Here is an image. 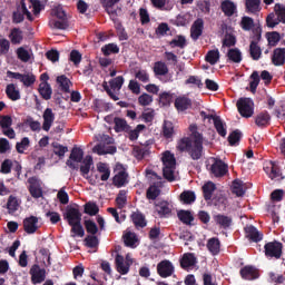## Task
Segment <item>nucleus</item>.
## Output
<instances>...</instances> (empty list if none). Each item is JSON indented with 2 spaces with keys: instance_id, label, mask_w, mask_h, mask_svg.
Here are the masks:
<instances>
[{
  "instance_id": "f257e3e1",
  "label": "nucleus",
  "mask_w": 285,
  "mask_h": 285,
  "mask_svg": "<svg viewBox=\"0 0 285 285\" xmlns=\"http://www.w3.org/2000/svg\"><path fill=\"white\" fill-rule=\"evenodd\" d=\"M189 131L190 138L184 137L177 141V150L179 153H188V155L197 161L202 159V153H204V137L197 131V125H190Z\"/></svg>"
},
{
  "instance_id": "f03ea898",
  "label": "nucleus",
  "mask_w": 285,
  "mask_h": 285,
  "mask_svg": "<svg viewBox=\"0 0 285 285\" xmlns=\"http://www.w3.org/2000/svg\"><path fill=\"white\" fill-rule=\"evenodd\" d=\"M65 218L71 226V237H83V226H81V212L78 208L70 207L66 210Z\"/></svg>"
},
{
  "instance_id": "7ed1b4c3",
  "label": "nucleus",
  "mask_w": 285,
  "mask_h": 285,
  "mask_svg": "<svg viewBox=\"0 0 285 285\" xmlns=\"http://www.w3.org/2000/svg\"><path fill=\"white\" fill-rule=\"evenodd\" d=\"M163 175L167 181H175V168L177 166V160L175 155L170 151L163 153Z\"/></svg>"
},
{
  "instance_id": "20e7f679",
  "label": "nucleus",
  "mask_w": 285,
  "mask_h": 285,
  "mask_svg": "<svg viewBox=\"0 0 285 285\" xmlns=\"http://www.w3.org/2000/svg\"><path fill=\"white\" fill-rule=\"evenodd\" d=\"M124 81V77L118 76L111 79L109 82L105 81L102 83L104 90H106L107 95H109V97L114 99V101H119V92L121 91Z\"/></svg>"
},
{
  "instance_id": "39448f33",
  "label": "nucleus",
  "mask_w": 285,
  "mask_h": 285,
  "mask_svg": "<svg viewBox=\"0 0 285 285\" xmlns=\"http://www.w3.org/2000/svg\"><path fill=\"white\" fill-rule=\"evenodd\" d=\"M7 77L9 79H16L17 81H20L24 88H31V86H35V82L37 81V76L30 71L23 73L7 71Z\"/></svg>"
},
{
  "instance_id": "423d86ee",
  "label": "nucleus",
  "mask_w": 285,
  "mask_h": 285,
  "mask_svg": "<svg viewBox=\"0 0 285 285\" xmlns=\"http://www.w3.org/2000/svg\"><path fill=\"white\" fill-rule=\"evenodd\" d=\"M253 32L255 35V39L250 41L249 55L254 61H259V59H262V48L257 45V41L262 39V29L255 28Z\"/></svg>"
},
{
  "instance_id": "0eeeda50",
  "label": "nucleus",
  "mask_w": 285,
  "mask_h": 285,
  "mask_svg": "<svg viewBox=\"0 0 285 285\" xmlns=\"http://www.w3.org/2000/svg\"><path fill=\"white\" fill-rule=\"evenodd\" d=\"M283 248L284 245H282V243L276 240L269 242L264 246L265 257H269L271 259H281Z\"/></svg>"
},
{
  "instance_id": "6e6552de",
  "label": "nucleus",
  "mask_w": 285,
  "mask_h": 285,
  "mask_svg": "<svg viewBox=\"0 0 285 285\" xmlns=\"http://www.w3.org/2000/svg\"><path fill=\"white\" fill-rule=\"evenodd\" d=\"M238 112L242 117L250 118L252 115H254V102L249 98H240L236 102Z\"/></svg>"
},
{
  "instance_id": "1a4fd4ad",
  "label": "nucleus",
  "mask_w": 285,
  "mask_h": 285,
  "mask_svg": "<svg viewBox=\"0 0 285 285\" xmlns=\"http://www.w3.org/2000/svg\"><path fill=\"white\" fill-rule=\"evenodd\" d=\"M210 173L214 177H224L225 175H228V165L224 163L222 159L217 158H210Z\"/></svg>"
},
{
  "instance_id": "9d476101",
  "label": "nucleus",
  "mask_w": 285,
  "mask_h": 285,
  "mask_svg": "<svg viewBox=\"0 0 285 285\" xmlns=\"http://www.w3.org/2000/svg\"><path fill=\"white\" fill-rule=\"evenodd\" d=\"M29 184V191L35 199H39L43 197V190L41 189V180L37 179L36 177H31L28 179Z\"/></svg>"
},
{
  "instance_id": "9b49d317",
  "label": "nucleus",
  "mask_w": 285,
  "mask_h": 285,
  "mask_svg": "<svg viewBox=\"0 0 285 285\" xmlns=\"http://www.w3.org/2000/svg\"><path fill=\"white\" fill-rule=\"evenodd\" d=\"M31 282L33 284H41L46 282V269L40 268L39 265H33L30 269Z\"/></svg>"
},
{
  "instance_id": "f8f14e48",
  "label": "nucleus",
  "mask_w": 285,
  "mask_h": 285,
  "mask_svg": "<svg viewBox=\"0 0 285 285\" xmlns=\"http://www.w3.org/2000/svg\"><path fill=\"white\" fill-rule=\"evenodd\" d=\"M157 273L160 277H170L175 273V267L170 261H163L157 265Z\"/></svg>"
},
{
  "instance_id": "ddd939ff",
  "label": "nucleus",
  "mask_w": 285,
  "mask_h": 285,
  "mask_svg": "<svg viewBox=\"0 0 285 285\" xmlns=\"http://www.w3.org/2000/svg\"><path fill=\"white\" fill-rule=\"evenodd\" d=\"M72 161H76V164H81V161H83V149H81L79 147H75L71 150L70 159L67 160V166H69V168L75 169V168H77V166Z\"/></svg>"
},
{
  "instance_id": "4468645a",
  "label": "nucleus",
  "mask_w": 285,
  "mask_h": 285,
  "mask_svg": "<svg viewBox=\"0 0 285 285\" xmlns=\"http://www.w3.org/2000/svg\"><path fill=\"white\" fill-rule=\"evenodd\" d=\"M245 236L247 239H249V242H255V243L262 242V239H264V234H262V232H259L253 225H247L245 227Z\"/></svg>"
},
{
  "instance_id": "2eb2a0df",
  "label": "nucleus",
  "mask_w": 285,
  "mask_h": 285,
  "mask_svg": "<svg viewBox=\"0 0 285 285\" xmlns=\"http://www.w3.org/2000/svg\"><path fill=\"white\" fill-rule=\"evenodd\" d=\"M130 266H132V262H126V258H124L121 255L116 256V269L118 273H120V275H128Z\"/></svg>"
},
{
  "instance_id": "dca6fc26",
  "label": "nucleus",
  "mask_w": 285,
  "mask_h": 285,
  "mask_svg": "<svg viewBox=\"0 0 285 285\" xmlns=\"http://www.w3.org/2000/svg\"><path fill=\"white\" fill-rule=\"evenodd\" d=\"M23 228L28 235H35L36 230H39V218L31 216L23 220Z\"/></svg>"
},
{
  "instance_id": "f3484780",
  "label": "nucleus",
  "mask_w": 285,
  "mask_h": 285,
  "mask_svg": "<svg viewBox=\"0 0 285 285\" xmlns=\"http://www.w3.org/2000/svg\"><path fill=\"white\" fill-rule=\"evenodd\" d=\"M155 210L160 217H168L173 213V206L166 200H159L155 205Z\"/></svg>"
},
{
  "instance_id": "a211bd4d",
  "label": "nucleus",
  "mask_w": 285,
  "mask_h": 285,
  "mask_svg": "<svg viewBox=\"0 0 285 285\" xmlns=\"http://www.w3.org/2000/svg\"><path fill=\"white\" fill-rule=\"evenodd\" d=\"M122 239L125 242V245L128 246L129 248H137L139 244V238L137 237V234H135L130 229H127L124 233Z\"/></svg>"
},
{
  "instance_id": "6ab92c4d",
  "label": "nucleus",
  "mask_w": 285,
  "mask_h": 285,
  "mask_svg": "<svg viewBox=\"0 0 285 285\" xmlns=\"http://www.w3.org/2000/svg\"><path fill=\"white\" fill-rule=\"evenodd\" d=\"M42 118H43L42 130L48 132L50 128H52V125L55 124V112H52V109L47 108L43 111Z\"/></svg>"
},
{
  "instance_id": "aec40b11",
  "label": "nucleus",
  "mask_w": 285,
  "mask_h": 285,
  "mask_svg": "<svg viewBox=\"0 0 285 285\" xmlns=\"http://www.w3.org/2000/svg\"><path fill=\"white\" fill-rule=\"evenodd\" d=\"M220 9L225 17H233V14H237V4L230 0H224L220 3Z\"/></svg>"
},
{
  "instance_id": "412c9836",
  "label": "nucleus",
  "mask_w": 285,
  "mask_h": 285,
  "mask_svg": "<svg viewBox=\"0 0 285 285\" xmlns=\"http://www.w3.org/2000/svg\"><path fill=\"white\" fill-rule=\"evenodd\" d=\"M206 248L210 255L215 256L222 252V240L217 237H212L207 240Z\"/></svg>"
},
{
  "instance_id": "4be33fe9",
  "label": "nucleus",
  "mask_w": 285,
  "mask_h": 285,
  "mask_svg": "<svg viewBox=\"0 0 285 285\" xmlns=\"http://www.w3.org/2000/svg\"><path fill=\"white\" fill-rule=\"evenodd\" d=\"M240 277L248 281L257 279L259 272L254 266H245L240 269Z\"/></svg>"
},
{
  "instance_id": "5701e85b",
  "label": "nucleus",
  "mask_w": 285,
  "mask_h": 285,
  "mask_svg": "<svg viewBox=\"0 0 285 285\" xmlns=\"http://www.w3.org/2000/svg\"><path fill=\"white\" fill-rule=\"evenodd\" d=\"M16 55L18 59H20V61H22L23 63H28V61L35 58L32 49H28L26 47H19L16 51Z\"/></svg>"
},
{
  "instance_id": "b1692460",
  "label": "nucleus",
  "mask_w": 285,
  "mask_h": 285,
  "mask_svg": "<svg viewBox=\"0 0 285 285\" xmlns=\"http://www.w3.org/2000/svg\"><path fill=\"white\" fill-rule=\"evenodd\" d=\"M264 171L268 175L269 179H277L279 177V167L273 161L264 164Z\"/></svg>"
},
{
  "instance_id": "393cba45",
  "label": "nucleus",
  "mask_w": 285,
  "mask_h": 285,
  "mask_svg": "<svg viewBox=\"0 0 285 285\" xmlns=\"http://www.w3.org/2000/svg\"><path fill=\"white\" fill-rule=\"evenodd\" d=\"M272 63L274 66H284L285 63V48H276L272 55Z\"/></svg>"
},
{
  "instance_id": "a878e982",
  "label": "nucleus",
  "mask_w": 285,
  "mask_h": 285,
  "mask_svg": "<svg viewBox=\"0 0 285 285\" xmlns=\"http://www.w3.org/2000/svg\"><path fill=\"white\" fill-rule=\"evenodd\" d=\"M244 56L242 55V50L238 48H232L227 51V61L229 63H242Z\"/></svg>"
},
{
  "instance_id": "bb28decb",
  "label": "nucleus",
  "mask_w": 285,
  "mask_h": 285,
  "mask_svg": "<svg viewBox=\"0 0 285 285\" xmlns=\"http://www.w3.org/2000/svg\"><path fill=\"white\" fill-rule=\"evenodd\" d=\"M214 222L215 224H217V226H219V228H230V225L233 224V218H230V216H226V215H215L214 216Z\"/></svg>"
},
{
  "instance_id": "cd10ccee",
  "label": "nucleus",
  "mask_w": 285,
  "mask_h": 285,
  "mask_svg": "<svg viewBox=\"0 0 285 285\" xmlns=\"http://www.w3.org/2000/svg\"><path fill=\"white\" fill-rule=\"evenodd\" d=\"M6 95L11 101H19V99H21V91H19V87L14 83H9L7 86Z\"/></svg>"
},
{
  "instance_id": "c85d7f7f",
  "label": "nucleus",
  "mask_w": 285,
  "mask_h": 285,
  "mask_svg": "<svg viewBox=\"0 0 285 285\" xmlns=\"http://www.w3.org/2000/svg\"><path fill=\"white\" fill-rule=\"evenodd\" d=\"M195 264H197V258L195 257V254H191V253L184 254L180 261L181 268H185V271H188V268H193Z\"/></svg>"
},
{
  "instance_id": "c756f323",
  "label": "nucleus",
  "mask_w": 285,
  "mask_h": 285,
  "mask_svg": "<svg viewBox=\"0 0 285 285\" xmlns=\"http://www.w3.org/2000/svg\"><path fill=\"white\" fill-rule=\"evenodd\" d=\"M209 118L214 121L218 135H220V137H226V122H224L219 116H210Z\"/></svg>"
},
{
  "instance_id": "7c9ffc66",
  "label": "nucleus",
  "mask_w": 285,
  "mask_h": 285,
  "mask_svg": "<svg viewBox=\"0 0 285 285\" xmlns=\"http://www.w3.org/2000/svg\"><path fill=\"white\" fill-rule=\"evenodd\" d=\"M190 106H193V101L186 96H180L175 100V108L180 111L188 110Z\"/></svg>"
},
{
  "instance_id": "2f4dec72",
  "label": "nucleus",
  "mask_w": 285,
  "mask_h": 285,
  "mask_svg": "<svg viewBox=\"0 0 285 285\" xmlns=\"http://www.w3.org/2000/svg\"><path fill=\"white\" fill-rule=\"evenodd\" d=\"M255 124L258 128H266L271 124V114L268 111L258 114L255 118Z\"/></svg>"
},
{
  "instance_id": "473e14b6",
  "label": "nucleus",
  "mask_w": 285,
  "mask_h": 285,
  "mask_svg": "<svg viewBox=\"0 0 285 285\" xmlns=\"http://www.w3.org/2000/svg\"><path fill=\"white\" fill-rule=\"evenodd\" d=\"M203 31H204V20L197 19L190 29L191 39H195V40L199 39V37H202Z\"/></svg>"
},
{
  "instance_id": "72a5a7b5",
  "label": "nucleus",
  "mask_w": 285,
  "mask_h": 285,
  "mask_svg": "<svg viewBox=\"0 0 285 285\" xmlns=\"http://www.w3.org/2000/svg\"><path fill=\"white\" fill-rule=\"evenodd\" d=\"M232 193H234V195L237 197H243V195L246 193V185L244 181L239 179L234 180L232 185Z\"/></svg>"
},
{
  "instance_id": "f704fd0d",
  "label": "nucleus",
  "mask_w": 285,
  "mask_h": 285,
  "mask_svg": "<svg viewBox=\"0 0 285 285\" xmlns=\"http://www.w3.org/2000/svg\"><path fill=\"white\" fill-rule=\"evenodd\" d=\"M97 170L100 173L101 181H108L110 179V167L106 163H98Z\"/></svg>"
},
{
  "instance_id": "c9c22d12",
  "label": "nucleus",
  "mask_w": 285,
  "mask_h": 285,
  "mask_svg": "<svg viewBox=\"0 0 285 285\" xmlns=\"http://www.w3.org/2000/svg\"><path fill=\"white\" fill-rule=\"evenodd\" d=\"M9 39L11 43L18 46L19 43H21V41H23V31H21V29L13 28L10 31Z\"/></svg>"
},
{
  "instance_id": "e433bc0d",
  "label": "nucleus",
  "mask_w": 285,
  "mask_h": 285,
  "mask_svg": "<svg viewBox=\"0 0 285 285\" xmlns=\"http://www.w3.org/2000/svg\"><path fill=\"white\" fill-rule=\"evenodd\" d=\"M239 26L242 30L248 32L255 28V20L248 16H244L240 19Z\"/></svg>"
},
{
  "instance_id": "4c0bfd02",
  "label": "nucleus",
  "mask_w": 285,
  "mask_h": 285,
  "mask_svg": "<svg viewBox=\"0 0 285 285\" xmlns=\"http://www.w3.org/2000/svg\"><path fill=\"white\" fill-rule=\"evenodd\" d=\"M57 83L62 92H70V87L72 86V82L70 81V79H68V77L59 76L57 78Z\"/></svg>"
},
{
  "instance_id": "58836bf2",
  "label": "nucleus",
  "mask_w": 285,
  "mask_h": 285,
  "mask_svg": "<svg viewBox=\"0 0 285 285\" xmlns=\"http://www.w3.org/2000/svg\"><path fill=\"white\" fill-rule=\"evenodd\" d=\"M126 181H128V174H126V170H120L116 173L114 177V184L118 188H121V186H125Z\"/></svg>"
},
{
  "instance_id": "ea45409f",
  "label": "nucleus",
  "mask_w": 285,
  "mask_h": 285,
  "mask_svg": "<svg viewBox=\"0 0 285 285\" xmlns=\"http://www.w3.org/2000/svg\"><path fill=\"white\" fill-rule=\"evenodd\" d=\"M39 94L48 101V99H51L52 97V88L48 85V82H41L39 85Z\"/></svg>"
},
{
  "instance_id": "a19ab883",
  "label": "nucleus",
  "mask_w": 285,
  "mask_h": 285,
  "mask_svg": "<svg viewBox=\"0 0 285 285\" xmlns=\"http://www.w3.org/2000/svg\"><path fill=\"white\" fill-rule=\"evenodd\" d=\"M205 61H207V63H210V66H215V63L219 61V49L209 50L205 56Z\"/></svg>"
},
{
  "instance_id": "79ce46f5",
  "label": "nucleus",
  "mask_w": 285,
  "mask_h": 285,
  "mask_svg": "<svg viewBox=\"0 0 285 285\" xmlns=\"http://www.w3.org/2000/svg\"><path fill=\"white\" fill-rule=\"evenodd\" d=\"M154 72L158 77H164L168 75V66H166V62L157 61L154 65Z\"/></svg>"
},
{
  "instance_id": "37998d69",
  "label": "nucleus",
  "mask_w": 285,
  "mask_h": 285,
  "mask_svg": "<svg viewBox=\"0 0 285 285\" xmlns=\"http://www.w3.org/2000/svg\"><path fill=\"white\" fill-rule=\"evenodd\" d=\"M131 220L137 228L146 227V217H144V215L139 212H136L131 215Z\"/></svg>"
},
{
  "instance_id": "c03bdc74",
  "label": "nucleus",
  "mask_w": 285,
  "mask_h": 285,
  "mask_svg": "<svg viewBox=\"0 0 285 285\" xmlns=\"http://www.w3.org/2000/svg\"><path fill=\"white\" fill-rule=\"evenodd\" d=\"M90 166H92V156H86L80 166V173L82 177H86L90 173Z\"/></svg>"
},
{
  "instance_id": "a18cd8bd",
  "label": "nucleus",
  "mask_w": 285,
  "mask_h": 285,
  "mask_svg": "<svg viewBox=\"0 0 285 285\" xmlns=\"http://www.w3.org/2000/svg\"><path fill=\"white\" fill-rule=\"evenodd\" d=\"M20 204L21 203L19 202V198H17L16 196H9L7 202V208L9 213H17V210H19Z\"/></svg>"
},
{
  "instance_id": "49530a36",
  "label": "nucleus",
  "mask_w": 285,
  "mask_h": 285,
  "mask_svg": "<svg viewBox=\"0 0 285 285\" xmlns=\"http://www.w3.org/2000/svg\"><path fill=\"white\" fill-rule=\"evenodd\" d=\"M101 52L105 55V57H109V55H118L119 46H117V43L105 45L101 48Z\"/></svg>"
},
{
  "instance_id": "de8ad7c7",
  "label": "nucleus",
  "mask_w": 285,
  "mask_h": 285,
  "mask_svg": "<svg viewBox=\"0 0 285 285\" xmlns=\"http://www.w3.org/2000/svg\"><path fill=\"white\" fill-rule=\"evenodd\" d=\"M216 186L213 181H209L203 186V193L205 199L208 202V199H213V193H215Z\"/></svg>"
},
{
  "instance_id": "09e8293b",
  "label": "nucleus",
  "mask_w": 285,
  "mask_h": 285,
  "mask_svg": "<svg viewBox=\"0 0 285 285\" xmlns=\"http://www.w3.org/2000/svg\"><path fill=\"white\" fill-rule=\"evenodd\" d=\"M257 86H259V72L254 71L249 77L250 92H257Z\"/></svg>"
},
{
  "instance_id": "8fccbe9b",
  "label": "nucleus",
  "mask_w": 285,
  "mask_h": 285,
  "mask_svg": "<svg viewBox=\"0 0 285 285\" xmlns=\"http://www.w3.org/2000/svg\"><path fill=\"white\" fill-rule=\"evenodd\" d=\"M178 218L180 219V222H183V224H186L187 226H189V224H193V220L195 219L193 217V214L188 210L178 212Z\"/></svg>"
},
{
  "instance_id": "3c124183",
  "label": "nucleus",
  "mask_w": 285,
  "mask_h": 285,
  "mask_svg": "<svg viewBox=\"0 0 285 285\" xmlns=\"http://www.w3.org/2000/svg\"><path fill=\"white\" fill-rule=\"evenodd\" d=\"M114 124L116 132H124L129 128L128 122L122 118H115Z\"/></svg>"
},
{
  "instance_id": "603ef678",
  "label": "nucleus",
  "mask_w": 285,
  "mask_h": 285,
  "mask_svg": "<svg viewBox=\"0 0 285 285\" xmlns=\"http://www.w3.org/2000/svg\"><path fill=\"white\" fill-rule=\"evenodd\" d=\"M163 135L166 137V139H171L173 135H175V127L173 126V122L165 121L163 127Z\"/></svg>"
},
{
  "instance_id": "864d4df0",
  "label": "nucleus",
  "mask_w": 285,
  "mask_h": 285,
  "mask_svg": "<svg viewBox=\"0 0 285 285\" xmlns=\"http://www.w3.org/2000/svg\"><path fill=\"white\" fill-rule=\"evenodd\" d=\"M246 10L252 14L259 11V0H246Z\"/></svg>"
},
{
  "instance_id": "5fc2aeb1",
  "label": "nucleus",
  "mask_w": 285,
  "mask_h": 285,
  "mask_svg": "<svg viewBox=\"0 0 285 285\" xmlns=\"http://www.w3.org/2000/svg\"><path fill=\"white\" fill-rule=\"evenodd\" d=\"M28 148H30V138L29 137L22 138L21 141L17 142V145H16L17 151L20 154L26 153V150H28Z\"/></svg>"
},
{
  "instance_id": "6e6d98bb",
  "label": "nucleus",
  "mask_w": 285,
  "mask_h": 285,
  "mask_svg": "<svg viewBox=\"0 0 285 285\" xmlns=\"http://www.w3.org/2000/svg\"><path fill=\"white\" fill-rule=\"evenodd\" d=\"M43 9V4H41L38 0H29V10L37 17L39 12Z\"/></svg>"
},
{
  "instance_id": "4d7b16f0",
  "label": "nucleus",
  "mask_w": 285,
  "mask_h": 285,
  "mask_svg": "<svg viewBox=\"0 0 285 285\" xmlns=\"http://www.w3.org/2000/svg\"><path fill=\"white\" fill-rule=\"evenodd\" d=\"M180 199L185 204H194V202L197 199V196H195L194 191H184L180 194Z\"/></svg>"
},
{
  "instance_id": "13d9d810",
  "label": "nucleus",
  "mask_w": 285,
  "mask_h": 285,
  "mask_svg": "<svg viewBox=\"0 0 285 285\" xmlns=\"http://www.w3.org/2000/svg\"><path fill=\"white\" fill-rule=\"evenodd\" d=\"M186 86H195L196 88H204V82H202V78L199 76H190L186 81Z\"/></svg>"
},
{
  "instance_id": "bf43d9fd",
  "label": "nucleus",
  "mask_w": 285,
  "mask_h": 285,
  "mask_svg": "<svg viewBox=\"0 0 285 285\" xmlns=\"http://www.w3.org/2000/svg\"><path fill=\"white\" fill-rule=\"evenodd\" d=\"M161 189H159V187H157V185H151L148 189H147V199H157L158 195H160Z\"/></svg>"
},
{
  "instance_id": "052dcab7",
  "label": "nucleus",
  "mask_w": 285,
  "mask_h": 285,
  "mask_svg": "<svg viewBox=\"0 0 285 285\" xmlns=\"http://www.w3.org/2000/svg\"><path fill=\"white\" fill-rule=\"evenodd\" d=\"M52 148H53L55 155H57L58 157H65V155L68 150V147H66L59 142H53Z\"/></svg>"
},
{
  "instance_id": "680f3d73",
  "label": "nucleus",
  "mask_w": 285,
  "mask_h": 285,
  "mask_svg": "<svg viewBox=\"0 0 285 285\" xmlns=\"http://www.w3.org/2000/svg\"><path fill=\"white\" fill-rule=\"evenodd\" d=\"M170 47L171 48H186V38L184 36H178L174 38L170 41Z\"/></svg>"
},
{
  "instance_id": "e2e57ef3",
  "label": "nucleus",
  "mask_w": 285,
  "mask_h": 285,
  "mask_svg": "<svg viewBox=\"0 0 285 285\" xmlns=\"http://www.w3.org/2000/svg\"><path fill=\"white\" fill-rule=\"evenodd\" d=\"M116 3H119V0H102V6L104 8H106L110 17H115L116 14L115 10H112V6H115Z\"/></svg>"
},
{
  "instance_id": "0e129e2a",
  "label": "nucleus",
  "mask_w": 285,
  "mask_h": 285,
  "mask_svg": "<svg viewBox=\"0 0 285 285\" xmlns=\"http://www.w3.org/2000/svg\"><path fill=\"white\" fill-rule=\"evenodd\" d=\"M275 14L277 16L278 21L285 23V7L284 4H275L274 7Z\"/></svg>"
},
{
  "instance_id": "69168bd1",
  "label": "nucleus",
  "mask_w": 285,
  "mask_h": 285,
  "mask_svg": "<svg viewBox=\"0 0 285 285\" xmlns=\"http://www.w3.org/2000/svg\"><path fill=\"white\" fill-rule=\"evenodd\" d=\"M135 77L142 83H148V81H150V75H148V71L144 69H139L138 71H136Z\"/></svg>"
},
{
  "instance_id": "338daca9",
  "label": "nucleus",
  "mask_w": 285,
  "mask_h": 285,
  "mask_svg": "<svg viewBox=\"0 0 285 285\" xmlns=\"http://www.w3.org/2000/svg\"><path fill=\"white\" fill-rule=\"evenodd\" d=\"M85 213L87 215L95 216V215H97V213H99V206H97V204H95V203H87L85 205Z\"/></svg>"
},
{
  "instance_id": "774afa93",
  "label": "nucleus",
  "mask_w": 285,
  "mask_h": 285,
  "mask_svg": "<svg viewBox=\"0 0 285 285\" xmlns=\"http://www.w3.org/2000/svg\"><path fill=\"white\" fill-rule=\"evenodd\" d=\"M281 39H282V37L279 36V32H277V31L267 33V40H268L269 46H275L276 43H279Z\"/></svg>"
}]
</instances>
